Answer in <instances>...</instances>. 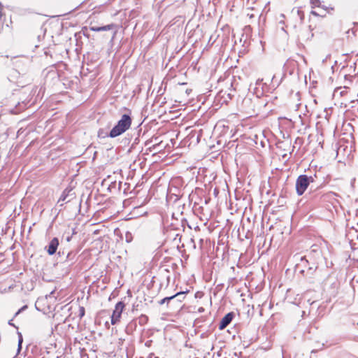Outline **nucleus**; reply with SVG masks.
Masks as SVG:
<instances>
[{
    "label": "nucleus",
    "mask_w": 358,
    "mask_h": 358,
    "mask_svg": "<svg viewBox=\"0 0 358 358\" xmlns=\"http://www.w3.org/2000/svg\"><path fill=\"white\" fill-rule=\"evenodd\" d=\"M84 315H85V308H84V307L81 306L79 308V316L80 317H82L84 316Z\"/></svg>",
    "instance_id": "17"
},
{
    "label": "nucleus",
    "mask_w": 358,
    "mask_h": 358,
    "mask_svg": "<svg viewBox=\"0 0 358 358\" xmlns=\"http://www.w3.org/2000/svg\"><path fill=\"white\" fill-rule=\"evenodd\" d=\"M188 292V291L185 292H178L176 294L170 296L164 297L165 304L166 305L167 308L173 307L172 303L174 301V299H179L178 300L180 301H182L185 299V294Z\"/></svg>",
    "instance_id": "5"
},
{
    "label": "nucleus",
    "mask_w": 358,
    "mask_h": 358,
    "mask_svg": "<svg viewBox=\"0 0 358 358\" xmlns=\"http://www.w3.org/2000/svg\"><path fill=\"white\" fill-rule=\"evenodd\" d=\"M115 27H116V25L115 24L112 23V24H107V25L102 26V27L90 26V29L92 31L99 32V31H109V30L113 29Z\"/></svg>",
    "instance_id": "9"
},
{
    "label": "nucleus",
    "mask_w": 358,
    "mask_h": 358,
    "mask_svg": "<svg viewBox=\"0 0 358 358\" xmlns=\"http://www.w3.org/2000/svg\"><path fill=\"white\" fill-rule=\"evenodd\" d=\"M17 336H18V345H17V354L20 353V352L22 349V344L23 342V337H22V334L20 331H17Z\"/></svg>",
    "instance_id": "12"
},
{
    "label": "nucleus",
    "mask_w": 358,
    "mask_h": 358,
    "mask_svg": "<svg viewBox=\"0 0 358 358\" xmlns=\"http://www.w3.org/2000/svg\"><path fill=\"white\" fill-rule=\"evenodd\" d=\"M315 178H317L316 175L308 176V183L311 185L310 189L309 194H310L311 198L317 197L320 194L319 192L320 189L322 187V185L314 186L313 183L315 182Z\"/></svg>",
    "instance_id": "4"
},
{
    "label": "nucleus",
    "mask_w": 358,
    "mask_h": 358,
    "mask_svg": "<svg viewBox=\"0 0 358 358\" xmlns=\"http://www.w3.org/2000/svg\"><path fill=\"white\" fill-rule=\"evenodd\" d=\"M204 310L203 308L201 307L199 309V312L201 313Z\"/></svg>",
    "instance_id": "30"
},
{
    "label": "nucleus",
    "mask_w": 358,
    "mask_h": 358,
    "mask_svg": "<svg viewBox=\"0 0 358 358\" xmlns=\"http://www.w3.org/2000/svg\"><path fill=\"white\" fill-rule=\"evenodd\" d=\"M148 321V317L146 316L145 315H141L138 317V323L141 326H143L145 324H147Z\"/></svg>",
    "instance_id": "13"
},
{
    "label": "nucleus",
    "mask_w": 358,
    "mask_h": 358,
    "mask_svg": "<svg viewBox=\"0 0 358 358\" xmlns=\"http://www.w3.org/2000/svg\"><path fill=\"white\" fill-rule=\"evenodd\" d=\"M125 304L122 301H119L116 303L115 306V309L111 315V324H117L120 319L122 313L124 308Z\"/></svg>",
    "instance_id": "3"
},
{
    "label": "nucleus",
    "mask_w": 358,
    "mask_h": 358,
    "mask_svg": "<svg viewBox=\"0 0 358 358\" xmlns=\"http://www.w3.org/2000/svg\"><path fill=\"white\" fill-rule=\"evenodd\" d=\"M131 122L132 119L130 114H123L120 120L108 133V136L110 138H115L122 135L130 128Z\"/></svg>",
    "instance_id": "1"
},
{
    "label": "nucleus",
    "mask_w": 358,
    "mask_h": 358,
    "mask_svg": "<svg viewBox=\"0 0 358 358\" xmlns=\"http://www.w3.org/2000/svg\"><path fill=\"white\" fill-rule=\"evenodd\" d=\"M72 235H68L67 236H66L65 239L66 241V242H70L72 239Z\"/></svg>",
    "instance_id": "22"
},
{
    "label": "nucleus",
    "mask_w": 358,
    "mask_h": 358,
    "mask_svg": "<svg viewBox=\"0 0 358 358\" xmlns=\"http://www.w3.org/2000/svg\"><path fill=\"white\" fill-rule=\"evenodd\" d=\"M310 4L312 8L315 7H320L321 6V1L320 0H310Z\"/></svg>",
    "instance_id": "14"
},
{
    "label": "nucleus",
    "mask_w": 358,
    "mask_h": 358,
    "mask_svg": "<svg viewBox=\"0 0 358 358\" xmlns=\"http://www.w3.org/2000/svg\"><path fill=\"white\" fill-rule=\"evenodd\" d=\"M352 31V33L355 35L356 32L358 31V22H355L354 23V27L350 29V30H348V34L350 32V31Z\"/></svg>",
    "instance_id": "16"
},
{
    "label": "nucleus",
    "mask_w": 358,
    "mask_h": 358,
    "mask_svg": "<svg viewBox=\"0 0 358 358\" xmlns=\"http://www.w3.org/2000/svg\"><path fill=\"white\" fill-rule=\"evenodd\" d=\"M178 299H174V301H173L174 302L172 303L173 306H177L179 305V303H180L182 302V301H180Z\"/></svg>",
    "instance_id": "18"
},
{
    "label": "nucleus",
    "mask_w": 358,
    "mask_h": 358,
    "mask_svg": "<svg viewBox=\"0 0 358 358\" xmlns=\"http://www.w3.org/2000/svg\"><path fill=\"white\" fill-rule=\"evenodd\" d=\"M130 241H131V240H129V239L128 238V234H127V242H130Z\"/></svg>",
    "instance_id": "31"
},
{
    "label": "nucleus",
    "mask_w": 358,
    "mask_h": 358,
    "mask_svg": "<svg viewBox=\"0 0 358 358\" xmlns=\"http://www.w3.org/2000/svg\"><path fill=\"white\" fill-rule=\"evenodd\" d=\"M160 144H161V143H158V144H155V145H152V150H157V148H158L159 146H160Z\"/></svg>",
    "instance_id": "23"
},
{
    "label": "nucleus",
    "mask_w": 358,
    "mask_h": 358,
    "mask_svg": "<svg viewBox=\"0 0 358 358\" xmlns=\"http://www.w3.org/2000/svg\"><path fill=\"white\" fill-rule=\"evenodd\" d=\"M165 303H166V302H165V301H164V299H162V300H160L159 301H158V303H159V305H164V304H165Z\"/></svg>",
    "instance_id": "24"
},
{
    "label": "nucleus",
    "mask_w": 358,
    "mask_h": 358,
    "mask_svg": "<svg viewBox=\"0 0 358 358\" xmlns=\"http://www.w3.org/2000/svg\"><path fill=\"white\" fill-rule=\"evenodd\" d=\"M58 255H59V257H62V256H65L66 257V252L63 250L62 251V250H59L58 252Z\"/></svg>",
    "instance_id": "20"
},
{
    "label": "nucleus",
    "mask_w": 358,
    "mask_h": 358,
    "mask_svg": "<svg viewBox=\"0 0 358 358\" xmlns=\"http://www.w3.org/2000/svg\"><path fill=\"white\" fill-rule=\"evenodd\" d=\"M308 176L300 175L296 180V191L299 196H301L309 186Z\"/></svg>",
    "instance_id": "2"
},
{
    "label": "nucleus",
    "mask_w": 358,
    "mask_h": 358,
    "mask_svg": "<svg viewBox=\"0 0 358 358\" xmlns=\"http://www.w3.org/2000/svg\"><path fill=\"white\" fill-rule=\"evenodd\" d=\"M320 8H322L324 11H327V8L325 6L322 5V4H321V6Z\"/></svg>",
    "instance_id": "27"
},
{
    "label": "nucleus",
    "mask_w": 358,
    "mask_h": 358,
    "mask_svg": "<svg viewBox=\"0 0 358 358\" xmlns=\"http://www.w3.org/2000/svg\"><path fill=\"white\" fill-rule=\"evenodd\" d=\"M26 308H27V306H22L20 309L18 310V311L15 314V316H17L20 313H21L22 311H23L24 310H25Z\"/></svg>",
    "instance_id": "19"
},
{
    "label": "nucleus",
    "mask_w": 358,
    "mask_h": 358,
    "mask_svg": "<svg viewBox=\"0 0 358 358\" xmlns=\"http://www.w3.org/2000/svg\"><path fill=\"white\" fill-rule=\"evenodd\" d=\"M310 13H311L312 15H315V16H319V15H320V14L317 13L316 11H315V10H312V11L310 12ZM324 15H321V16H324Z\"/></svg>",
    "instance_id": "21"
},
{
    "label": "nucleus",
    "mask_w": 358,
    "mask_h": 358,
    "mask_svg": "<svg viewBox=\"0 0 358 358\" xmlns=\"http://www.w3.org/2000/svg\"><path fill=\"white\" fill-rule=\"evenodd\" d=\"M8 324H9V325H10V326H13V327H16L13 324L12 320H10V321L8 322Z\"/></svg>",
    "instance_id": "28"
},
{
    "label": "nucleus",
    "mask_w": 358,
    "mask_h": 358,
    "mask_svg": "<svg viewBox=\"0 0 358 358\" xmlns=\"http://www.w3.org/2000/svg\"><path fill=\"white\" fill-rule=\"evenodd\" d=\"M317 269V266L315 265V264H313L312 266H308L306 271L302 270L301 273L303 274L304 276H309L313 275V273L315 272Z\"/></svg>",
    "instance_id": "11"
},
{
    "label": "nucleus",
    "mask_w": 358,
    "mask_h": 358,
    "mask_svg": "<svg viewBox=\"0 0 358 358\" xmlns=\"http://www.w3.org/2000/svg\"><path fill=\"white\" fill-rule=\"evenodd\" d=\"M98 136L99 138H105V137H110L108 136V133L104 132L103 129H99L98 131Z\"/></svg>",
    "instance_id": "15"
},
{
    "label": "nucleus",
    "mask_w": 358,
    "mask_h": 358,
    "mask_svg": "<svg viewBox=\"0 0 358 358\" xmlns=\"http://www.w3.org/2000/svg\"><path fill=\"white\" fill-rule=\"evenodd\" d=\"M76 253L73 251H69L66 252V257L62 262L71 265L76 262Z\"/></svg>",
    "instance_id": "10"
},
{
    "label": "nucleus",
    "mask_w": 358,
    "mask_h": 358,
    "mask_svg": "<svg viewBox=\"0 0 358 358\" xmlns=\"http://www.w3.org/2000/svg\"><path fill=\"white\" fill-rule=\"evenodd\" d=\"M72 192V189H65L62 195L60 196V198L58 201V203H60V202H63V201H65V202H69L71 201V199L73 198V194L71 193Z\"/></svg>",
    "instance_id": "8"
},
{
    "label": "nucleus",
    "mask_w": 358,
    "mask_h": 358,
    "mask_svg": "<svg viewBox=\"0 0 358 358\" xmlns=\"http://www.w3.org/2000/svg\"><path fill=\"white\" fill-rule=\"evenodd\" d=\"M234 317V313L233 312L226 314L220 322L219 329L220 330L224 329L231 322Z\"/></svg>",
    "instance_id": "6"
},
{
    "label": "nucleus",
    "mask_w": 358,
    "mask_h": 358,
    "mask_svg": "<svg viewBox=\"0 0 358 358\" xmlns=\"http://www.w3.org/2000/svg\"><path fill=\"white\" fill-rule=\"evenodd\" d=\"M76 234V229H72V234L71 235L73 236V234Z\"/></svg>",
    "instance_id": "29"
},
{
    "label": "nucleus",
    "mask_w": 358,
    "mask_h": 358,
    "mask_svg": "<svg viewBox=\"0 0 358 358\" xmlns=\"http://www.w3.org/2000/svg\"><path fill=\"white\" fill-rule=\"evenodd\" d=\"M59 244V239L56 237L53 238L49 243L48 245L46 247L48 254L49 255H55L57 252Z\"/></svg>",
    "instance_id": "7"
},
{
    "label": "nucleus",
    "mask_w": 358,
    "mask_h": 358,
    "mask_svg": "<svg viewBox=\"0 0 358 358\" xmlns=\"http://www.w3.org/2000/svg\"><path fill=\"white\" fill-rule=\"evenodd\" d=\"M148 358H158L157 357L155 356L153 354H150Z\"/></svg>",
    "instance_id": "26"
},
{
    "label": "nucleus",
    "mask_w": 358,
    "mask_h": 358,
    "mask_svg": "<svg viewBox=\"0 0 358 358\" xmlns=\"http://www.w3.org/2000/svg\"><path fill=\"white\" fill-rule=\"evenodd\" d=\"M301 262H306L307 264H308V260L306 259V257H301Z\"/></svg>",
    "instance_id": "25"
},
{
    "label": "nucleus",
    "mask_w": 358,
    "mask_h": 358,
    "mask_svg": "<svg viewBox=\"0 0 358 358\" xmlns=\"http://www.w3.org/2000/svg\"><path fill=\"white\" fill-rule=\"evenodd\" d=\"M140 358H143V357H140Z\"/></svg>",
    "instance_id": "32"
}]
</instances>
